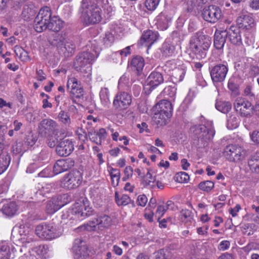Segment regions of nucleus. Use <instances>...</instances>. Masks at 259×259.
<instances>
[{"mask_svg": "<svg viewBox=\"0 0 259 259\" xmlns=\"http://www.w3.org/2000/svg\"><path fill=\"white\" fill-rule=\"evenodd\" d=\"M81 17L86 25L99 23L102 20V10L92 0H82L80 8Z\"/></svg>", "mask_w": 259, "mask_h": 259, "instance_id": "obj_1", "label": "nucleus"}, {"mask_svg": "<svg viewBox=\"0 0 259 259\" xmlns=\"http://www.w3.org/2000/svg\"><path fill=\"white\" fill-rule=\"evenodd\" d=\"M210 44L211 41L208 36L197 32L190 39L189 49L197 59L201 60L206 57Z\"/></svg>", "mask_w": 259, "mask_h": 259, "instance_id": "obj_2", "label": "nucleus"}, {"mask_svg": "<svg viewBox=\"0 0 259 259\" xmlns=\"http://www.w3.org/2000/svg\"><path fill=\"white\" fill-rule=\"evenodd\" d=\"M35 233L42 239L51 240L60 237L62 232L60 228L52 224L43 223L36 226Z\"/></svg>", "mask_w": 259, "mask_h": 259, "instance_id": "obj_3", "label": "nucleus"}, {"mask_svg": "<svg viewBox=\"0 0 259 259\" xmlns=\"http://www.w3.org/2000/svg\"><path fill=\"white\" fill-rule=\"evenodd\" d=\"M94 59V56L88 52L80 53L76 58L74 66L76 70L82 73L87 74V76L90 78L91 76V66L90 64Z\"/></svg>", "mask_w": 259, "mask_h": 259, "instance_id": "obj_4", "label": "nucleus"}, {"mask_svg": "<svg viewBox=\"0 0 259 259\" xmlns=\"http://www.w3.org/2000/svg\"><path fill=\"white\" fill-rule=\"evenodd\" d=\"M82 174L77 169H74L65 174L60 181V186L65 189H75L81 184Z\"/></svg>", "mask_w": 259, "mask_h": 259, "instance_id": "obj_5", "label": "nucleus"}, {"mask_svg": "<svg viewBox=\"0 0 259 259\" xmlns=\"http://www.w3.org/2000/svg\"><path fill=\"white\" fill-rule=\"evenodd\" d=\"M224 154L229 161L240 163L245 160L246 152L243 147L238 145L232 144L225 147Z\"/></svg>", "mask_w": 259, "mask_h": 259, "instance_id": "obj_6", "label": "nucleus"}, {"mask_svg": "<svg viewBox=\"0 0 259 259\" xmlns=\"http://www.w3.org/2000/svg\"><path fill=\"white\" fill-rule=\"evenodd\" d=\"M192 129L198 140L204 142L212 140L215 134L212 122L210 121L204 122V124L196 125Z\"/></svg>", "mask_w": 259, "mask_h": 259, "instance_id": "obj_7", "label": "nucleus"}, {"mask_svg": "<svg viewBox=\"0 0 259 259\" xmlns=\"http://www.w3.org/2000/svg\"><path fill=\"white\" fill-rule=\"evenodd\" d=\"M52 13L50 7H44L42 8L35 18L34 27L35 30L38 32L43 31V27L52 18Z\"/></svg>", "mask_w": 259, "mask_h": 259, "instance_id": "obj_8", "label": "nucleus"}, {"mask_svg": "<svg viewBox=\"0 0 259 259\" xmlns=\"http://www.w3.org/2000/svg\"><path fill=\"white\" fill-rule=\"evenodd\" d=\"M132 103V96L127 92H119L115 97L113 102V107L118 110L127 109Z\"/></svg>", "mask_w": 259, "mask_h": 259, "instance_id": "obj_9", "label": "nucleus"}, {"mask_svg": "<svg viewBox=\"0 0 259 259\" xmlns=\"http://www.w3.org/2000/svg\"><path fill=\"white\" fill-rule=\"evenodd\" d=\"M202 16L205 21L214 23L221 18L222 12L220 8L217 6H206L203 9Z\"/></svg>", "mask_w": 259, "mask_h": 259, "instance_id": "obj_10", "label": "nucleus"}, {"mask_svg": "<svg viewBox=\"0 0 259 259\" xmlns=\"http://www.w3.org/2000/svg\"><path fill=\"white\" fill-rule=\"evenodd\" d=\"M58 124L50 118L42 120L38 124V132L42 136H48L57 131Z\"/></svg>", "mask_w": 259, "mask_h": 259, "instance_id": "obj_11", "label": "nucleus"}, {"mask_svg": "<svg viewBox=\"0 0 259 259\" xmlns=\"http://www.w3.org/2000/svg\"><path fill=\"white\" fill-rule=\"evenodd\" d=\"M72 250L75 259H85L89 255L88 246L81 238L74 240Z\"/></svg>", "mask_w": 259, "mask_h": 259, "instance_id": "obj_12", "label": "nucleus"}, {"mask_svg": "<svg viewBox=\"0 0 259 259\" xmlns=\"http://www.w3.org/2000/svg\"><path fill=\"white\" fill-rule=\"evenodd\" d=\"M228 71L227 63L218 64L213 66L210 71L211 79L214 82L224 81Z\"/></svg>", "mask_w": 259, "mask_h": 259, "instance_id": "obj_13", "label": "nucleus"}, {"mask_svg": "<svg viewBox=\"0 0 259 259\" xmlns=\"http://www.w3.org/2000/svg\"><path fill=\"white\" fill-rule=\"evenodd\" d=\"M234 107L241 116L248 117L251 116V112L253 109L251 103L242 98H237L234 103Z\"/></svg>", "mask_w": 259, "mask_h": 259, "instance_id": "obj_14", "label": "nucleus"}, {"mask_svg": "<svg viewBox=\"0 0 259 259\" xmlns=\"http://www.w3.org/2000/svg\"><path fill=\"white\" fill-rule=\"evenodd\" d=\"M74 150V144L71 140H63L56 146V152L60 156H67Z\"/></svg>", "mask_w": 259, "mask_h": 259, "instance_id": "obj_15", "label": "nucleus"}, {"mask_svg": "<svg viewBox=\"0 0 259 259\" xmlns=\"http://www.w3.org/2000/svg\"><path fill=\"white\" fill-rule=\"evenodd\" d=\"M74 165V161L70 158L58 160L54 165L53 172L55 175H58L69 170Z\"/></svg>", "mask_w": 259, "mask_h": 259, "instance_id": "obj_16", "label": "nucleus"}, {"mask_svg": "<svg viewBox=\"0 0 259 259\" xmlns=\"http://www.w3.org/2000/svg\"><path fill=\"white\" fill-rule=\"evenodd\" d=\"M158 39V33L151 30L145 31L142 35L138 44L150 47Z\"/></svg>", "mask_w": 259, "mask_h": 259, "instance_id": "obj_17", "label": "nucleus"}, {"mask_svg": "<svg viewBox=\"0 0 259 259\" xmlns=\"http://www.w3.org/2000/svg\"><path fill=\"white\" fill-rule=\"evenodd\" d=\"M153 111L161 112L166 117H171L172 112V106L167 100H162L157 103L153 107Z\"/></svg>", "mask_w": 259, "mask_h": 259, "instance_id": "obj_18", "label": "nucleus"}, {"mask_svg": "<svg viewBox=\"0 0 259 259\" xmlns=\"http://www.w3.org/2000/svg\"><path fill=\"white\" fill-rule=\"evenodd\" d=\"M227 37L233 45L239 46L242 44L241 31L239 28L236 26H231L228 30Z\"/></svg>", "mask_w": 259, "mask_h": 259, "instance_id": "obj_19", "label": "nucleus"}, {"mask_svg": "<svg viewBox=\"0 0 259 259\" xmlns=\"http://www.w3.org/2000/svg\"><path fill=\"white\" fill-rule=\"evenodd\" d=\"M107 132L105 129L101 128L98 132L94 130H91L88 132L90 139L97 145H101L102 140H104L107 136Z\"/></svg>", "mask_w": 259, "mask_h": 259, "instance_id": "obj_20", "label": "nucleus"}, {"mask_svg": "<svg viewBox=\"0 0 259 259\" xmlns=\"http://www.w3.org/2000/svg\"><path fill=\"white\" fill-rule=\"evenodd\" d=\"M63 26V22L57 16H53L43 27V31L48 29L54 32L59 31Z\"/></svg>", "mask_w": 259, "mask_h": 259, "instance_id": "obj_21", "label": "nucleus"}, {"mask_svg": "<svg viewBox=\"0 0 259 259\" xmlns=\"http://www.w3.org/2000/svg\"><path fill=\"white\" fill-rule=\"evenodd\" d=\"M238 28L248 29L254 26V20L253 18L247 15L240 16L236 20Z\"/></svg>", "mask_w": 259, "mask_h": 259, "instance_id": "obj_22", "label": "nucleus"}, {"mask_svg": "<svg viewBox=\"0 0 259 259\" xmlns=\"http://www.w3.org/2000/svg\"><path fill=\"white\" fill-rule=\"evenodd\" d=\"M60 199V196L55 197L47 202L46 210L48 214H53L63 206V204L59 203Z\"/></svg>", "mask_w": 259, "mask_h": 259, "instance_id": "obj_23", "label": "nucleus"}, {"mask_svg": "<svg viewBox=\"0 0 259 259\" xmlns=\"http://www.w3.org/2000/svg\"><path fill=\"white\" fill-rule=\"evenodd\" d=\"M227 37V32L226 31H216L214 35V46L215 48L220 50L222 49L226 42Z\"/></svg>", "mask_w": 259, "mask_h": 259, "instance_id": "obj_24", "label": "nucleus"}, {"mask_svg": "<svg viewBox=\"0 0 259 259\" xmlns=\"http://www.w3.org/2000/svg\"><path fill=\"white\" fill-rule=\"evenodd\" d=\"M163 77L161 73L152 72L148 76L147 81L151 88H155L163 82Z\"/></svg>", "mask_w": 259, "mask_h": 259, "instance_id": "obj_25", "label": "nucleus"}, {"mask_svg": "<svg viewBox=\"0 0 259 259\" xmlns=\"http://www.w3.org/2000/svg\"><path fill=\"white\" fill-rule=\"evenodd\" d=\"M13 248L7 242L3 241L0 242V259H10Z\"/></svg>", "mask_w": 259, "mask_h": 259, "instance_id": "obj_26", "label": "nucleus"}, {"mask_svg": "<svg viewBox=\"0 0 259 259\" xmlns=\"http://www.w3.org/2000/svg\"><path fill=\"white\" fill-rule=\"evenodd\" d=\"M145 65L144 59L139 56H136L131 61V66L133 71H136L138 74L140 73Z\"/></svg>", "mask_w": 259, "mask_h": 259, "instance_id": "obj_27", "label": "nucleus"}, {"mask_svg": "<svg viewBox=\"0 0 259 259\" xmlns=\"http://www.w3.org/2000/svg\"><path fill=\"white\" fill-rule=\"evenodd\" d=\"M18 210V206L15 202H9L4 204L2 211L4 214L12 217L15 215Z\"/></svg>", "mask_w": 259, "mask_h": 259, "instance_id": "obj_28", "label": "nucleus"}, {"mask_svg": "<svg viewBox=\"0 0 259 259\" xmlns=\"http://www.w3.org/2000/svg\"><path fill=\"white\" fill-rule=\"evenodd\" d=\"M153 112L154 113L152 117L153 121L158 126L165 125L168 123L169 117H166L164 114L161 112L156 111H153Z\"/></svg>", "mask_w": 259, "mask_h": 259, "instance_id": "obj_29", "label": "nucleus"}, {"mask_svg": "<svg viewBox=\"0 0 259 259\" xmlns=\"http://www.w3.org/2000/svg\"><path fill=\"white\" fill-rule=\"evenodd\" d=\"M248 164L252 172L259 174V151L251 156L248 161Z\"/></svg>", "mask_w": 259, "mask_h": 259, "instance_id": "obj_30", "label": "nucleus"}, {"mask_svg": "<svg viewBox=\"0 0 259 259\" xmlns=\"http://www.w3.org/2000/svg\"><path fill=\"white\" fill-rule=\"evenodd\" d=\"M157 23L161 30H163L167 28L168 23L171 21V18L165 13H161L157 17Z\"/></svg>", "mask_w": 259, "mask_h": 259, "instance_id": "obj_31", "label": "nucleus"}, {"mask_svg": "<svg viewBox=\"0 0 259 259\" xmlns=\"http://www.w3.org/2000/svg\"><path fill=\"white\" fill-rule=\"evenodd\" d=\"M98 229L103 230L109 228L112 224V220L110 217L104 214L99 216L98 218Z\"/></svg>", "mask_w": 259, "mask_h": 259, "instance_id": "obj_32", "label": "nucleus"}, {"mask_svg": "<svg viewBox=\"0 0 259 259\" xmlns=\"http://www.w3.org/2000/svg\"><path fill=\"white\" fill-rule=\"evenodd\" d=\"M185 71L182 68H175L171 73V80L174 83H177L183 80Z\"/></svg>", "mask_w": 259, "mask_h": 259, "instance_id": "obj_33", "label": "nucleus"}, {"mask_svg": "<svg viewBox=\"0 0 259 259\" xmlns=\"http://www.w3.org/2000/svg\"><path fill=\"white\" fill-rule=\"evenodd\" d=\"M58 121L65 126H69L71 123L70 114L64 110H61L58 115Z\"/></svg>", "mask_w": 259, "mask_h": 259, "instance_id": "obj_34", "label": "nucleus"}, {"mask_svg": "<svg viewBox=\"0 0 259 259\" xmlns=\"http://www.w3.org/2000/svg\"><path fill=\"white\" fill-rule=\"evenodd\" d=\"M175 47L167 42H164L161 48V52L163 56L165 57L171 56L175 53Z\"/></svg>", "mask_w": 259, "mask_h": 259, "instance_id": "obj_35", "label": "nucleus"}, {"mask_svg": "<svg viewBox=\"0 0 259 259\" xmlns=\"http://www.w3.org/2000/svg\"><path fill=\"white\" fill-rule=\"evenodd\" d=\"M215 108L218 110L223 113H227L231 109L232 105L229 102L219 101H217Z\"/></svg>", "mask_w": 259, "mask_h": 259, "instance_id": "obj_36", "label": "nucleus"}, {"mask_svg": "<svg viewBox=\"0 0 259 259\" xmlns=\"http://www.w3.org/2000/svg\"><path fill=\"white\" fill-rule=\"evenodd\" d=\"M132 84V80L125 74L123 75L118 81V88L120 90H128Z\"/></svg>", "mask_w": 259, "mask_h": 259, "instance_id": "obj_37", "label": "nucleus"}, {"mask_svg": "<svg viewBox=\"0 0 259 259\" xmlns=\"http://www.w3.org/2000/svg\"><path fill=\"white\" fill-rule=\"evenodd\" d=\"M155 179L148 171L143 178L142 184L144 187L152 188L155 186Z\"/></svg>", "mask_w": 259, "mask_h": 259, "instance_id": "obj_38", "label": "nucleus"}, {"mask_svg": "<svg viewBox=\"0 0 259 259\" xmlns=\"http://www.w3.org/2000/svg\"><path fill=\"white\" fill-rule=\"evenodd\" d=\"M63 46H64V48L65 50L64 52L65 56L69 57L74 53L76 47L72 40H66Z\"/></svg>", "mask_w": 259, "mask_h": 259, "instance_id": "obj_39", "label": "nucleus"}, {"mask_svg": "<svg viewBox=\"0 0 259 259\" xmlns=\"http://www.w3.org/2000/svg\"><path fill=\"white\" fill-rule=\"evenodd\" d=\"M83 208H84V203H76L72 209V213L77 217V218L83 219Z\"/></svg>", "mask_w": 259, "mask_h": 259, "instance_id": "obj_40", "label": "nucleus"}, {"mask_svg": "<svg viewBox=\"0 0 259 259\" xmlns=\"http://www.w3.org/2000/svg\"><path fill=\"white\" fill-rule=\"evenodd\" d=\"M115 199L118 206L126 205L131 201V198L127 195L123 194L119 197L117 192L115 193Z\"/></svg>", "mask_w": 259, "mask_h": 259, "instance_id": "obj_41", "label": "nucleus"}, {"mask_svg": "<svg viewBox=\"0 0 259 259\" xmlns=\"http://www.w3.org/2000/svg\"><path fill=\"white\" fill-rule=\"evenodd\" d=\"M110 175L112 180V185L113 187H116L119 183L120 178V172L118 169L111 168L110 171Z\"/></svg>", "mask_w": 259, "mask_h": 259, "instance_id": "obj_42", "label": "nucleus"}, {"mask_svg": "<svg viewBox=\"0 0 259 259\" xmlns=\"http://www.w3.org/2000/svg\"><path fill=\"white\" fill-rule=\"evenodd\" d=\"M11 161V158L8 154L3 155L0 158V175L3 173L8 168Z\"/></svg>", "mask_w": 259, "mask_h": 259, "instance_id": "obj_43", "label": "nucleus"}, {"mask_svg": "<svg viewBox=\"0 0 259 259\" xmlns=\"http://www.w3.org/2000/svg\"><path fill=\"white\" fill-rule=\"evenodd\" d=\"M176 88L172 86H168L164 88L162 92V94L166 98H170L172 100H174L176 94Z\"/></svg>", "mask_w": 259, "mask_h": 259, "instance_id": "obj_44", "label": "nucleus"}, {"mask_svg": "<svg viewBox=\"0 0 259 259\" xmlns=\"http://www.w3.org/2000/svg\"><path fill=\"white\" fill-rule=\"evenodd\" d=\"M100 98L102 103L107 105L110 103L109 92L107 88H102L100 92Z\"/></svg>", "mask_w": 259, "mask_h": 259, "instance_id": "obj_45", "label": "nucleus"}, {"mask_svg": "<svg viewBox=\"0 0 259 259\" xmlns=\"http://www.w3.org/2000/svg\"><path fill=\"white\" fill-rule=\"evenodd\" d=\"M98 228V222L97 218L94 219L92 221H89L87 224L80 226L78 229L86 230L88 231H94Z\"/></svg>", "mask_w": 259, "mask_h": 259, "instance_id": "obj_46", "label": "nucleus"}, {"mask_svg": "<svg viewBox=\"0 0 259 259\" xmlns=\"http://www.w3.org/2000/svg\"><path fill=\"white\" fill-rule=\"evenodd\" d=\"M214 183L211 181H205L200 182L198 185L199 188L204 192H209L214 188Z\"/></svg>", "mask_w": 259, "mask_h": 259, "instance_id": "obj_47", "label": "nucleus"}, {"mask_svg": "<svg viewBox=\"0 0 259 259\" xmlns=\"http://www.w3.org/2000/svg\"><path fill=\"white\" fill-rule=\"evenodd\" d=\"M52 190V185L46 184L41 188H39L38 191L35 193L36 196L38 197L39 196H46L47 194L50 193Z\"/></svg>", "mask_w": 259, "mask_h": 259, "instance_id": "obj_48", "label": "nucleus"}, {"mask_svg": "<svg viewBox=\"0 0 259 259\" xmlns=\"http://www.w3.org/2000/svg\"><path fill=\"white\" fill-rule=\"evenodd\" d=\"M159 2L160 0H145L144 6L148 11L153 12L157 8Z\"/></svg>", "mask_w": 259, "mask_h": 259, "instance_id": "obj_49", "label": "nucleus"}, {"mask_svg": "<svg viewBox=\"0 0 259 259\" xmlns=\"http://www.w3.org/2000/svg\"><path fill=\"white\" fill-rule=\"evenodd\" d=\"M20 235L21 236L20 240H21L23 246H27V245H29L30 246H31L32 243L34 241V239L32 235H30L28 232L27 234H25L24 235H22L20 233Z\"/></svg>", "mask_w": 259, "mask_h": 259, "instance_id": "obj_50", "label": "nucleus"}, {"mask_svg": "<svg viewBox=\"0 0 259 259\" xmlns=\"http://www.w3.org/2000/svg\"><path fill=\"white\" fill-rule=\"evenodd\" d=\"M65 34H56L54 39V44L58 47L63 46L66 41Z\"/></svg>", "mask_w": 259, "mask_h": 259, "instance_id": "obj_51", "label": "nucleus"}, {"mask_svg": "<svg viewBox=\"0 0 259 259\" xmlns=\"http://www.w3.org/2000/svg\"><path fill=\"white\" fill-rule=\"evenodd\" d=\"M10 185V181L9 178H6L0 181V194H6Z\"/></svg>", "mask_w": 259, "mask_h": 259, "instance_id": "obj_52", "label": "nucleus"}, {"mask_svg": "<svg viewBox=\"0 0 259 259\" xmlns=\"http://www.w3.org/2000/svg\"><path fill=\"white\" fill-rule=\"evenodd\" d=\"M34 251L40 257H44L49 251V247L46 245H40L34 248Z\"/></svg>", "mask_w": 259, "mask_h": 259, "instance_id": "obj_53", "label": "nucleus"}, {"mask_svg": "<svg viewBox=\"0 0 259 259\" xmlns=\"http://www.w3.org/2000/svg\"><path fill=\"white\" fill-rule=\"evenodd\" d=\"M239 124V119L235 115H231L228 119V126L229 128H235Z\"/></svg>", "mask_w": 259, "mask_h": 259, "instance_id": "obj_54", "label": "nucleus"}, {"mask_svg": "<svg viewBox=\"0 0 259 259\" xmlns=\"http://www.w3.org/2000/svg\"><path fill=\"white\" fill-rule=\"evenodd\" d=\"M181 219L182 222H190L193 218L192 212L188 209H183L181 211Z\"/></svg>", "mask_w": 259, "mask_h": 259, "instance_id": "obj_55", "label": "nucleus"}, {"mask_svg": "<svg viewBox=\"0 0 259 259\" xmlns=\"http://www.w3.org/2000/svg\"><path fill=\"white\" fill-rule=\"evenodd\" d=\"M70 94L72 96V101L75 102V99H79L83 97V91L81 87L76 88L72 90H70Z\"/></svg>", "mask_w": 259, "mask_h": 259, "instance_id": "obj_56", "label": "nucleus"}, {"mask_svg": "<svg viewBox=\"0 0 259 259\" xmlns=\"http://www.w3.org/2000/svg\"><path fill=\"white\" fill-rule=\"evenodd\" d=\"M114 41V36L110 32H106L103 39L104 44L106 46H110Z\"/></svg>", "mask_w": 259, "mask_h": 259, "instance_id": "obj_57", "label": "nucleus"}, {"mask_svg": "<svg viewBox=\"0 0 259 259\" xmlns=\"http://www.w3.org/2000/svg\"><path fill=\"white\" fill-rule=\"evenodd\" d=\"M67 86L68 89L70 87L71 90L81 87L79 82L78 81L77 79L75 77H71L69 78L67 81Z\"/></svg>", "mask_w": 259, "mask_h": 259, "instance_id": "obj_58", "label": "nucleus"}, {"mask_svg": "<svg viewBox=\"0 0 259 259\" xmlns=\"http://www.w3.org/2000/svg\"><path fill=\"white\" fill-rule=\"evenodd\" d=\"M176 180L179 183H186L189 180V176L185 172H180L176 176Z\"/></svg>", "mask_w": 259, "mask_h": 259, "instance_id": "obj_59", "label": "nucleus"}, {"mask_svg": "<svg viewBox=\"0 0 259 259\" xmlns=\"http://www.w3.org/2000/svg\"><path fill=\"white\" fill-rule=\"evenodd\" d=\"M133 174V169L130 166H126L124 170V176L122 177V180L123 181H126L129 179Z\"/></svg>", "mask_w": 259, "mask_h": 259, "instance_id": "obj_60", "label": "nucleus"}, {"mask_svg": "<svg viewBox=\"0 0 259 259\" xmlns=\"http://www.w3.org/2000/svg\"><path fill=\"white\" fill-rule=\"evenodd\" d=\"M242 231L243 234L248 236L252 235L253 231L252 229V225L250 224H245L242 225Z\"/></svg>", "mask_w": 259, "mask_h": 259, "instance_id": "obj_61", "label": "nucleus"}, {"mask_svg": "<svg viewBox=\"0 0 259 259\" xmlns=\"http://www.w3.org/2000/svg\"><path fill=\"white\" fill-rule=\"evenodd\" d=\"M48 138V145L51 148H53L55 146H57L58 143V138L56 136H53L52 134L48 136H45Z\"/></svg>", "mask_w": 259, "mask_h": 259, "instance_id": "obj_62", "label": "nucleus"}, {"mask_svg": "<svg viewBox=\"0 0 259 259\" xmlns=\"http://www.w3.org/2000/svg\"><path fill=\"white\" fill-rule=\"evenodd\" d=\"M244 95L249 97V98L252 101L253 99L255 101L256 99L255 97L254 94L252 92V87L250 85H247L244 89Z\"/></svg>", "mask_w": 259, "mask_h": 259, "instance_id": "obj_63", "label": "nucleus"}, {"mask_svg": "<svg viewBox=\"0 0 259 259\" xmlns=\"http://www.w3.org/2000/svg\"><path fill=\"white\" fill-rule=\"evenodd\" d=\"M251 141L257 144H259V131H254L250 134Z\"/></svg>", "mask_w": 259, "mask_h": 259, "instance_id": "obj_64", "label": "nucleus"}]
</instances>
